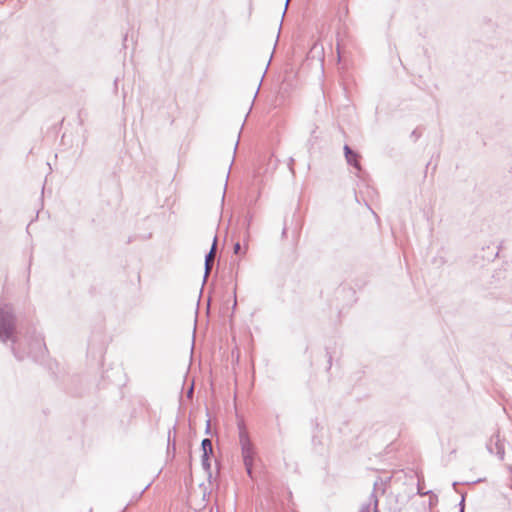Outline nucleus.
Instances as JSON below:
<instances>
[{"instance_id":"obj_1","label":"nucleus","mask_w":512,"mask_h":512,"mask_svg":"<svg viewBox=\"0 0 512 512\" xmlns=\"http://www.w3.org/2000/svg\"><path fill=\"white\" fill-rule=\"evenodd\" d=\"M240 443L242 446V455L244 464L247 470L248 475L251 476L252 474V466H253V448L252 445L248 439V437L245 434L240 435Z\"/></svg>"},{"instance_id":"obj_2","label":"nucleus","mask_w":512,"mask_h":512,"mask_svg":"<svg viewBox=\"0 0 512 512\" xmlns=\"http://www.w3.org/2000/svg\"><path fill=\"white\" fill-rule=\"evenodd\" d=\"M13 332H14V325L12 322L3 321L0 324V336L3 337L4 339L10 338L13 335Z\"/></svg>"},{"instance_id":"obj_3","label":"nucleus","mask_w":512,"mask_h":512,"mask_svg":"<svg viewBox=\"0 0 512 512\" xmlns=\"http://www.w3.org/2000/svg\"><path fill=\"white\" fill-rule=\"evenodd\" d=\"M202 450H203V465L206 466L207 468H209V463H208V457H209V454L212 453V443L209 439H204L202 441Z\"/></svg>"},{"instance_id":"obj_4","label":"nucleus","mask_w":512,"mask_h":512,"mask_svg":"<svg viewBox=\"0 0 512 512\" xmlns=\"http://www.w3.org/2000/svg\"><path fill=\"white\" fill-rule=\"evenodd\" d=\"M344 150L348 163L353 164L356 168H359L357 154L354 153L347 145L344 147Z\"/></svg>"},{"instance_id":"obj_5","label":"nucleus","mask_w":512,"mask_h":512,"mask_svg":"<svg viewBox=\"0 0 512 512\" xmlns=\"http://www.w3.org/2000/svg\"><path fill=\"white\" fill-rule=\"evenodd\" d=\"M215 250H216V239H214L212 248L209 252V254L206 256V269L210 270V264L213 262L215 257Z\"/></svg>"},{"instance_id":"obj_6","label":"nucleus","mask_w":512,"mask_h":512,"mask_svg":"<svg viewBox=\"0 0 512 512\" xmlns=\"http://www.w3.org/2000/svg\"><path fill=\"white\" fill-rule=\"evenodd\" d=\"M240 249H241L240 244H239V243H236V244L234 245V252H235V254H238V253H239V251H240Z\"/></svg>"}]
</instances>
